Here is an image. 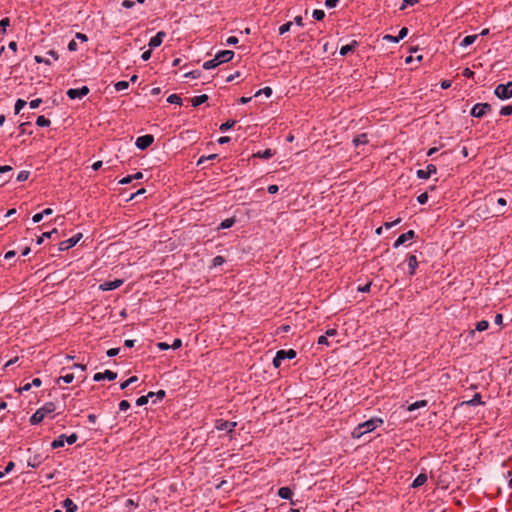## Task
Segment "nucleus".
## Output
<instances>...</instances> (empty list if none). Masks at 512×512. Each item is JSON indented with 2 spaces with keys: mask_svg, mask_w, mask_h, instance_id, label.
<instances>
[{
  "mask_svg": "<svg viewBox=\"0 0 512 512\" xmlns=\"http://www.w3.org/2000/svg\"><path fill=\"white\" fill-rule=\"evenodd\" d=\"M419 0H403L401 6H400V10H404L406 9L407 7L409 6H413L415 5L416 3H418Z\"/></svg>",
  "mask_w": 512,
  "mask_h": 512,
  "instance_id": "a18cd8bd",
  "label": "nucleus"
},
{
  "mask_svg": "<svg viewBox=\"0 0 512 512\" xmlns=\"http://www.w3.org/2000/svg\"><path fill=\"white\" fill-rule=\"evenodd\" d=\"M417 201L419 204H426L427 201H428V194L426 192L420 194L418 197H417Z\"/></svg>",
  "mask_w": 512,
  "mask_h": 512,
  "instance_id": "8fccbe9b",
  "label": "nucleus"
},
{
  "mask_svg": "<svg viewBox=\"0 0 512 512\" xmlns=\"http://www.w3.org/2000/svg\"><path fill=\"white\" fill-rule=\"evenodd\" d=\"M165 36H166L165 32L159 31L155 36H153L150 39V41L148 43L149 48L154 49V48L159 47L162 44Z\"/></svg>",
  "mask_w": 512,
  "mask_h": 512,
  "instance_id": "dca6fc26",
  "label": "nucleus"
},
{
  "mask_svg": "<svg viewBox=\"0 0 512 512\" xmlns=\"http://www.w3.org/2000/svg\"><path fill=\"white\" fill-rule=\"evenodd\" d=\"M427 481V475L425 473H420L412 482L413 488H418L425 484Z\"/></svg>",
  "mask_w": 512,
  "mask_h": 512,
  "instance_id": "a211bd4d",
  "label": "nucleus"
},
{
  "mask_svg": "<svg viewBox=\"0 0 512 512\" xmlns=\"http://www.w3.org/2000/svg\"><path fill=\"white\" fill-rule=\"evenodd\" d=\"M278 496L285 500L292 501L293 492L289 487H281L278 490ZM293 504V502H291Z\"/></svg>",
  "mask_w": 512,
  "mask_h": 512,
  "instance_id": "f3484780",
  "label": "nucleus"
},
{
  "mask_svg": "<svg viewBox=\"0 0 512 512\" xmlns=\"http://www.w3.org/2000/svg\"><path fill=\"white\" fill-rule=\"evenodd\" d=\"M274 155V152L271 149H265L264 151H259L255 156L262 159H270Z\"/></svg>",
  "mask_w": 512,
  "mask_h": 512,
  "instance_id": "7c9ffc66",
  "label": "nucleus"
},
{
  "mask_svg": "<svg viewBox=\"0 0 512 512\" xmlns=\"http://www.w3.org/2000/svg\"><path fill=\"white\" fill-rule=\"evenodd\" d=\"M117 378V373L111 370H105L104 372H99L94 374L93 380L96 382L107 379L109 381L115 380Z\"/></svg>",
  "mask_w": 512,
  "mask_h": 512,
  "instance_id": "ddd939ff",
  "label": "nucleus"
},
{
  "mask_svg": "<svg viewBox=\"0 0 512 512\" xmlns=\"http://www.w3.org/2000/svg\"><path fill=\"white\" fill-rule=\"evenodd\" d=\"M82 238V233H77L69 239L63 240L59 243V251H66L74 247Z\"/></svg>",
  "mask_w": 512,
  "mask_h": 512,
  "instance_id": "0eeeda50",
  "label": "nucleus"
},
{
  "mask_svg": "<svg viewBox=\"0 0 512 512\" xmlns=\"http://www.w3.org/2000/svg\"><path fill=\"white\" fill-rule=\"evenodd\" d=\"M78 439V436L76 433H72L69 436H66L65 434H61L56 439H54L51 443V447L53 449L61 448L65 445V443H68L69 445L74 444Z\"/></svg>",
  "mask_w": 512,
  "mask_h": 512,
  "instance_id": "20e7f679",
  "label": "nucleus"
},
{
  "mask_svg": "<svg viewBox=\"0 0 512 512\" xmlns=\"http://www.w3.org/2000/svg\"><path fill=\"white\" fill-rule=\"evenodd\" d=\"M200 71L199 70H194V71H190L188 73H186L184 76L185 77H191V78H198L200 76Z\"/></svg>",
  "mask_w": 512,
  "mask_h": 512,
  "instance_id": "bf43d9fd",
  "label": "nucleus"
},
{
  "mask_svg": "<svg viewBox=\"0 0 512 512\" xmlns=\"http://www.w3.org/2000/svg\"><path fill=\"white\" fill-rule=\"evenodd\" d=\"M208 100V96L206 94L198 95L192 98V106L197 107L201 104L205 103Z\"/></svg>",
  "mask_w": 512,
  "mask_h": 512,
  "instance_id": "a878e982",
  "label": "nucleus"
},
{
  "mask_svg": "<svg viewBox=\"0 0 512 512\" xmlns=\"http://www.w3.org/2000/svg\"><path fill=\"white\" fill-rule=\"evenodd\" d=\"M120 348H111L109 349L106 354L108 357H115L119 354Z\"/></svg>",
  "mask_w": 512,
  "mask_h": 512,
  "instance_id": "5fc2aeb1",
  "label": "nucleus"
},
{
  "mask_svg": "<svg viewBox=\"0 0 512 512\" xmlns=\"http://www.w3.org/2000/svg\"><path fill=\"white\" fill-rule=\"evenodd\" d=\"M236 422L218 419L215 422V428L219 431L232 432L236 427Z\"/></svg>",
  "mask_w": 512,
  "mask_h": 512,
  "instance_id": "9d476101",
  "label": "nucleus"
},
{
  "mask_svg": "<svg viewBox=\"0 0 512 512\" xmlns=\"http://www.w3.org/2000/svg\"><path fill=\"white\" fill-rule=\"evenodd\" d=\"M67 48L69 51L74 52V51H77L78 45H77L76 41L73 39L68 43Z\"/></svg>",
  "mask_w": 512,
  "mask_h": 512,
  "instance_id": "13d9d810",
  "label": "nucleus"
},
{
  "mask_svg": "<svg viewBox=\"0 0 512 512\" xmlns=\"http://www.w3.org/2000/svg\"><path fill=\"white\" fill-rule=\"evenodd\" d=\"M51 122L49 119H47L45 116L41 115L38 116L36 119V125L39 127H48L50 126Z\"/></svg>",
  "mask_w": 512,
  "mask_h": 512,
  "instance_id": "c85d7f7f",
  "label": "nucleus"
},
{
  "mask_svg": "<svg viewBox=\"0 0 512 512\" xmlns=\"http://www.w3.org/2000/svg\"><path fill=\"white\" fill-rule=\"evenodd\" d=\"M235 124H236V121H235V120H228V121H226L225 123H223V124L220 126L219 130H220L221 132H226L227 130H229V129L233 128Z\"/></svg>",
  "mask_w": 512,
  "mask_h": 512,
  "instance_id": "c9c22d12",
  "label": "nucleus"
},
{
  "mask_svg": "<svg viewBox=\"0 0 512 512\" xmlns=\"http://www.w3.org/2000/svg\"><path fill=\"white\" fill-rule=\"evenodd\" d=\"M368 143V136L367 134L363 133V134H360L358 136H356L354 139H353V144L354 146L358 147L360 145H365Z\"/></svg>",
  "mask_w": 512,
  "mask_h": 512,
  "instance_id": "5701e85b",
  "label": "nucleus"
},
{
  "mask_svg": "<svg viewBox=\"0 0 512 512\" xmlns=\"http://www.w3.org/2000/svg\"><path fill=\"white\" fill-rule=\"evenodd\" d=\"M512 114V105L503 106L500 109V115L502 116H509Z\"/></svg>",
  "mask_w": 512,
  "mask_h": 512,
  "instance_id": "49530a36",
  "label": "nucleus"
},
{
  "mask_svg": "<svg viewBox=\"0 0 512 512\" xmlns=\"http://www.w3.org/2000/svg\"><path fill=\"white\" fill-rule=\"evenodd\" d=\"M295 357H296V352L293 349L279 350L276 352V355L273 358V366L275 368H279L281 366L283 360L294 359Z\"/></svg>",
  "mask_w": 512,
  "mask_h": 512,
  "instance_id": "39448f33",
  "label": "nucleus"
},
{
  "mask_svg": "<svg viewBox=\"0 0 512 512\" xmlns=\"http://www.w3.org/2000/svg\"><path fill=\"white\" fill-rule=\"evenodd\" d=\"M437 168L434 164H428L425 169H419L416 171V175L419 179H428L431 175L436 174Z\"/></svg>",
  "mask_w": 512,
  "mask_h": 512,
  "instance_id": "9b49d317",
  "label": "nucleus"
},
{
  "mask_svg": "<svg viewBox=\"0 0 512 512\" xmlns=\"http://www.w3.org/2000/svg\"><path fill=\"white\" fill-rule=\"evenodd\" d=\"M426 405H427L426 400H419V401H416V402L410 404L407 407V410L411 412V411L417 410L419 408L425 407Z\"/></svg>",
  "mask_w": 512,
  "mask_h": 512,
  "instance_id": "bb28decb",
  "label": "nucleus"
},
{
  "mask_svg": "<svg viewBox=\"0 0 512 512\" xmlns=\"http://www.w3.org/2000/svg\"><path fill=\"white\" fill-rule=\"evenodd\" d=\"M383 424V420L378 417H373L363 423H360L352 432L354 438H360L366 433L374 431L376 428Z\"/></svg>",
  "mask_w": 512,
  "mask_h": 512,
  "instance_id": "f257e3e1",
  "label": "nucleus"
},
{
  "mask_svg": "<svg viewBox=\"0 0 512 512\" xmlns=\"http://www.w3.org/2000/svg\"><path fill=\"white\" fill-rule=\"evenodd\" d=\"M34 60L36 63H43V64H46V65H51V60L48 58V57H43V56H39V55H35L34 56Z\"/></svg>",
  "mask_w": 512,
  "mask_h": 512,
  "instance_id": "a19ab883",
  "label": "nucleus"
},
{
  "mask_svg": "<svg viewBox=\"0 0 512 512\" xmlns=\"http://www.w3.org/2000/svg\"><path fill=\"white\" fill-rule=\"evenodd\" d=\"M9 25H10V20L8 18H3L0 21V34H4Z\"/></svg>",
  "mask_w": 512,
  "mask_h": 512,
  "instance_id": "79ce46f5",
  "label": "nucleus"
},
{
  "mask_svg": "<svg viewBox=\"0 0 512 512\" xmlns=\"http://www.w3.org/2000/svg\"><path fill=\"white\" fill-rule=\"evenodd\" d=\"M418 266V261L415 255H410L408 258L409 274L413 275Z\"/></svg>",
  "mask_w": 512,
  "mask_h": 512,
  "instance_id": "aec40b11",
  "label": "nucleus"
},
{
  "mask_svg": "<svg viewBox=\"0 0 512 512\" xmlns=\"http://www.w3.org/2000/svg\"><path fill=\"white\" fill-rule=\"evenodd\" d=\"M489 110H491V106L488 103H477L472 107L471 115L475 118H481Z\"/></svg>",
  "mask_w": 512,
  "mask_h": 512,
  "instance_id": "6e6552de",
  "label": "nucleus"
},
{
  "mask_svg": "<svg viewBox=\"0 0 512 512\" xmlns=\"http://www.w3.org/2000/svg\"><path fill=\"white\" fill-rule=\"evenodd\" d=\"M56 409V406L53 402H47L42 407L37 409L32 416L30 417V423L32 425H38L43 421V419L53 413Z\"/></svg>",
  "mask_w": 512,
  "mask_h": 512,
  "instance_id": "f03ea898",
  "label": "nucleus"
},
{
  "mask_svg": "<svg viewBox=\"0 0 512 512\" xmlns=\"http://www.w3.org/2000/svg\"><path fill=\"white\" fill-rule=\"evenodd\" d=\"M234 57V52L231 50H223L216 53L215 58L219 65L229 62Z\"/></svg>",
  "mask_w": 512,
  "mask_h": 512,
  "instance_id": "4468645a",
  "label": "nucleus"
},
{
  "mask_svg": "<svg viewBox=\"0 0 512 512\" xmlns=\"http://www.w3.org/2000/svg\"><path fill=\"white\" fill-rule=\"evenodd\" d=\"M74 374L73 373H67L65 375H62L60 376L58 379H57V383H59L60 381H63L64 383H72L73 380H74Z\"/></svg>",
  "mask_w": 512,
  "mask_h": 512,
  "instance_id": "473e14b6",
  "label": "nucleus"
},
{
  "mask_svg": "<svg viewBox=\"0 0 512 512\" xmlns=\"http://www.w3.org/2000/svg\"><path fill=\"white\" fill-rule=\"evenodd\" d=\"M47 56L51 57L55 61L58 60V58H59V55L55 50H49L47 52Z\"/></svg>",
  "mask_w": 512,
  "mask_h": 512,
  "instance_id": "774afa93",
  "label": "nucleus"
},
{
  "mask_svg": "<svg viewBox=\"0 0 512 512\" xmlns=\"http://www.w3.org/2000/svg\"><path fill=\"white\" fill-rule=\"evenodd\" d=\"M57 233H58L57 229H53L49 232H44L40 237L37 238L36 244L41 245L43 243L44 239L51 238L54 234H57Z\"/></svg>",
  "mask_w": 512,
  "mask_h": 512,
  "instance_id": "393cba45",
  "label": "nucleus"
},
{
  "mask_svg": "<svg viewBox=\"0 0 512 512\" xmlns=\"http://www.w3.org/2000/svg\"><path fill=\"white\" fill-rule=\"evenodd\" d=\"M494 94L500 100H508L512 97V80L505 83L499 84L495 87Z\"/></svg>",
  "mask_w": 512,
  "mask_h": 512,
  "instance_id": "7ed1b4c3",
  "label": "nucleus"
},
{
  "mask_svg": "<svg viewBox=\"0 0 512 512\" xmlns=\"http://www.w3.org/2000/svg\"><path fill=\"white\" fill-rule=\"evenodd\" d=\"M262 94H264L266 97H270L272 95V89L270 87H264L255 93V97H258Z\"/></svg>",
  "mask_w": 512,
  "mask_h": 512,
  "instance_id": "ea45409f",
  "label": "nucleus"
},
{
  "mask_svg": "<svg viewBox=\"0 0 512 512\" xmlns=\"http://www.w3.org/2000/svg\"><path fill=\"white\" fill-rule=\"evenodd\" d=\"M154 142L153 135L146 134L136 139L135 145L140 150L147 149Z\"/></svg>",
  "mask_w": 512,
  "mask_h": 512,
  "instance_id": "1a4fd4ad",
  "label": "nucleus"
},
{
  "mask_svg": "<svg viewBox=\"0 0 512 512\" xmlns=\"http://www.w3.org/2000/svg\"><path fill=\"white\" fill-rule=\"evenodd\" d=\"M114 87L115 90L118 92L126 90L129 87V81H118L117 83H115Z\"/></svg>",
  "mask_w": 512,
  "mask_h": 512,
  "instance_id": "e433bc0d",
  "label": "nucleus"
},
{
  "mask_svg": "<svg viewBox=\"0 0 512 512\" xmlns=\"http://www.w3.org/2000/svg\"><path fill=\"white\" fill-rule=\"evenodd\" d=\"M462 404L468 406H477L483 404V402L481 400V395L479 393H476L470 400L464 401Z\"/></svg>",
  "mask_w": 512,
  "mask_h": 512,
  "instance_id": "6ab92c4d",
  "label": "nucleus"
},
{
  "mask_svg": "<svg viewBox=\"0 0 512 512\" xmlns=\"http://www.w3.org/2000/svg\"><path fill=\"white\" fill-rule=\"evenodd\" d=\"M219 65L218 61H216V58L214 57L211 60L205 61L203 63V68L206 70L213 69Z\"/></svg>",
  "mask_w": 512,
  "mask_h": 512,
  "instance_id": "f704fd0d",
  "label": "nucleus"
},
{
  "mask_svg": "<svg viewBox=\"0 0 512 512\" xmlns=\"http://www.w3.org/2000/svg\"><path fill=\"white\" fill-rule=\"evenodd\" d=\"M27 102L23 99H18L15 103L14 110L15 114L20 113V111L26 106Z\"/></svg>",
  "mask_w": 512,
  "mask_h": 512,
  "instance_id": "4c0bfd02",
  "label": "nucleus"
},
{
  "mask_svg": "<svg viewBox=\"0 0 512 512\" xmlns=\"http://www.w3.org/2000/svg\"><path fill=\"white\" fill-rule=\"evenodd\" d=\"M133 180H132V176L131 175H128L124 178H122L121 180H119V184L121 185H127L129 183H131Z\"/></svg>",
  "mask_w": 512,
  "mask_h": 512,
  "instance_id": "052dcab7",
  "label": "nucleus"
},
{
  "mask_svg": "<svg viewBox=\"0 0 512 512\" xmlns=\"http://www.w3.org/2000/svg\"><path fill=\"white\" fill-rule=\"evenodd\" d=\"M292 24H293V22H287V23L281 25L279 27V34L283 35V34L287 33L290 30Z\"/></svg>",
  "mask_w": 512,
  "mask_h": 512,
  "instance_id": "c03bdc74",
  "label": "nucleus"
},
{
  "mask_svg": "<svg viewBox=\"0 0 512 512\" xmlns=\"http://www.w3.org/2000/svg\"><path fill=\"white\" fill-rule=\"evenodd\" d=\"M123 284V280L115 279L113 281H106L100 284L99 288L102 291H112L119 288Z\"/></svg>",
  "mask_w": 512,
  "mask_h": 512,
  "instance_id": "2eb2a0df",
  "label": "nucleus"
},
{
  "mask_svg": "<svg viewBox=\"0 0 512 512\" xmlns=\"http://www.w3.org/2000/svg\"><path fill=\"white\" fill-rule=\"evenodd\" d=\"M407 34H408V28H406V27L401 28L397 35L398 40L399 41L402 40L404 37H406Z\"/></svg>",
  "mask_w": 512,
  "mask_h": 512,
  "instance_id": "4d7b16f0",
  "label": "nucleus"
},
{
  "mask_svg": "<svg viewBox=\"0 0 512 512\" xmlns=\"http://www.w3.org/2000/svg\"><path fill=\"white\" fill-rule=\"evenodd\" d=\"M63 507L65 508L66 512H76L77 510V505L70 498H66L63 501Z\"/></svg>",
  "mask_w": 512,
  "mask_h": 512,
  "instance_id": "b1692460",
  "label": "nucleus"
},
{
  "mask_svg": "<svg viewBox=\"0 0 512 512\" xmlns=\"http://www.w3.org/2000/svg\"><path fill=\"white\" fill-rule=\"evenodd\" d=\"M488 327H489V322L486 320H481V321L477 322V324L475 326V330L478 332H483V331L487 330Z\"/></svg>",
  "mask_w": 512,
  "mask_h": 512,
  "instance_id": "72a5a7b5",
  "label": "nucleus"
},
{
  "mask_svg": "<svg viewBox=\"0 0 512 512\" xmlns=\"http://www.w3.org/2000/svg\"><path fill=\"white\" fill-rule=\"evenodd\" d=\"M89 88L87 86H82L80 88H70L67 90L66 94L71 99H82L89 93Z\"/></svg>",
  "mask_w": 512,
  "mask_h": 512,
  "instance_id": "423d86ee",
  "label": "nucleus"
},
{
  "mask_svg": "<svg viewBox=\"0 0 512 512\" xmlns=\"http://www.w3.org/2000/svg\"><path fill=\"white\" fill-rule=\"evenodd\" d=\"M339 3V0H326L325 1V6L329 9L331 8H335Z\"/></svg>",
  "mask_w": 512,
  "mask_h": 512,
  "instance_id": "864d4df0",
  "label": "nucleus"
},
{
  "mask_svg": "<svg viewBox=\"0 0 512 512\" xmlns=\"http://www.w3.org/2000/svg\"><path fill=\"white\" fill-rule=\"evenodd\" d=\"M130 408V403L127 400H122L119 403L120 411H127Z\"/></svg>",
  "mask_w": 512,
  "mask_h": 512,
  "instance_id": "603ef678",
  "label": "nucleus"
},
{
  "mask_svg": "<svg viewBox=\"0 0 512 512\" xmlns=\"http://www.w3.org/2000/svg\"><path fill=\"white\" fill-rule=\"evenodd\" d=\"M477 38H478V35H468V36H465L462 39V41L460 43V46L462 48H466V47L472 45L476 41Z\"/></svg>",
  "mask_w": 512,
  "mask_h": 512,
  "instance_id": "412c9836",
  "label": "nucleus"
},
{
  "mask_svg": "<svg viewBox=\"0 0 512 512\" xmlns=\"http://www.w3.org/2000/svg\"><path fill=\"white\" fill-rule=\"evenodd\" d=\"M357 46V42L356 41H353L351 44H348V45H344L340 48V55L341 56H346L348 55L350 52H352L355 47Z\"/></svg>",
  "mask_w": 512,
  "mask_h": 512,
  "instance_id": "4be33fe9",
  "label": "nucleus"
},
{
  "mask_svg": "<svg viewBox=\"0 0 512 512\" xmlns=\"http://www.w3.org/2000/svg\"><path fill=\"white\" fill-rule=\"evenodd\" d=\"M212 262H213V267H218V266H221L225 262V259L222 256H216L213 258Z\"/></svg>",
  "mask_w": 512,
  "mask_h": 512,
  "instance_id": "09e8293b",
  "label": "nucleus"
},
{
  "mask_svg": "<svg viewBox=\"0 0 512 512\" xmlns=\"http://www.w3.org/2000/svg\"><path fill=\"white\" fill-rule=\"evenodd\" d=\"M42 103V100L40 98L33 99L29 102V107L31 109H36L39 107V105Z\"/></svg>",
  "mask_w": 512,
  "mask_h": 512,
  "instance_id": "3c124183",
  "label": "nucleus"
},
{
  "mask_svg": "<svg viewBox=\"0 0 512 512\" xmlns=\"http://www.w3.org/2000/svg\"><path fill=\"white\" fill-rule=\"evenodd\" d=\"M138 380V378L136 376H131L130 378H128L126 381L122 382L121 385H120V388L122 390L126 389L129 385L135 383L136 381Z\"/></svg>",
  "mask_w": 512,
  "mask_h": 512,
  "instance_id": "58836bf2",
  "label": "nucleus"
},
{
  "mask_svg": "<svg viewBox=\"0 0 512 512\" xmlns=\"http://www.w3.org/2000/svg\"><path fill=\"white\" fill-rule=\"evenodd\" d=\"M383 39L388 41V42H392V43H398L399 42L397 36H392V35H385L383 37Z\"/></svg>",
  "mask_w": 512,
  "mask_h": 512,
  "instance_id": "680f3d73",
  "label": "nucleus"
},
{
  "mask_svg": "<svg viewBox=\"0 0 512 512\" xmlns=\"http://www.w3.org/2000/svg\"><path fill=\"white\" fill-rule=\"evenodd\" d=\"M238 43V38L235 36H230L226 40L227 45H236Z\"/></svg>",
  "mask_w": 512,
  "mask_h": 512,
  "instance_id": "e2e57ef3",
  "label": "nucleus"
},
{
  "mask_svg": "<svg viewBox=\"0 0 512 512\" xmlns=\"http://www.w3.org/2000/svg\"><path fill=\"white\" fill-rule=\"evenodd\" d=\"M153 397H154V392H149L147 395L139 397L136 400V405L143 406L148 402L149 398H153Z\"/></svg>",
  "mask_w": 512,
  "mask_h": 512,
  "instance_id": "cd10ccee",
  "label": "nucleus"
},
{
  "mask_svg": "<svg viewBox=\"0 0 512 512\" xmlns=\"http://www.w3.org/2000/svg\"><path fill=\"white\" fill-rule=\"evenodd\" d=\"M415 237V233L413 230H409L403 234H401L396 241L393 243V248H398L401 245H404L407 241L412 240Z\"/></svg>",
  "mask_w": 512,
  "mask_h": 512,
  "instance_id": "f8f14e48",
  "label": "nucleus"
},
{
  "mask_svg": "<svg viewBox=\"0 0 512 512\" xmlns=\"http://www.w3.org/2000/svg\"><path fill=\"white\" fill-rule=\"evenodd\" d=\"M182 346V341L179 338L174 339L173 343L170 345V348L176 350Z\"/></svg>",
  "mask_w": 512,
  "mask_h": 512,
  "instance_id": "6e6d98bb",
  "label": "nucleus"
},
{
  "mask_svg": "<svg viewBox=\"0 0 512 512\" xmlns=\"http://www.w3.org/2000/svg\"><path fill=\"white\" fill-rule=\"evenodd\" d=\"M279 190V187L275 184H272V185H269L268 188H267V191L270 193V194H276Z\"/></svg>",
  "mask_w": 512,
  "mask_h": 512,
  "instance_id": "69168bd1",
  "label": "nucleus"
},
{
  "mask_svg": "<svg viewBox=\"0 0 512 512\" xmlns=\"http://www.w3.org/2000/svg\"><path fill=\"white\" fill-rule=\"evenodd\" d=\"M28 177H29V172L25 171V170H22L17 175V181L18 182L26 181L28 179Z\"/></svg>",
  "mask_w": 512,
  "mask_h": 512,
  "instance_id": "de8ad7c7",
  "label": "nucleus"
},
{
  "mask_svg": "<svg viewBox=\"0 0 512 512\" xmlns=\"http://www.w3.org/2000/svg\"><path fill=\"white\" fill-rule=\"evenodd\" d=\"M167 102L170 103V104L181 105L182 104V99L177 94H171V95H169L167 97Z\"/></svg>",
  "mask_w": 512,
  "mask_h": 512,
  "instance_id": "c756f323",
  "label": "nucleus"
},
{
  "mask_svg": "<svg viewBox=\"0 0 512 512\" xmlns=\"http://www.w3.org/2000/svg\"><path fill=\"white\" fill-rule=\"evenodd\" d=\"M317 342H318L319 345H329L328 338L325 335L319 336Z\"/></svg>",
  "mask_w": 512,
  "mask_h": 512,
  "instance_id": "338daca9",
  "label": "nucleus"
},
{
  "mask_svg": "<svg viewBox=\"0 0 512 512\" xmlns=\"http://www.w3.org/2000/svg\"><path fill=\"white\" fill-rule=\"evenodd\" d=\"M151 54H152V49H149V50H147V51H144V52L142 53V55H141L142 60H143V61H147V60H149V59H150V57H151Z\"/></svg>",
  "mask_w": 512,
  "mask_h": 512,
  "instance_id": "0e129e2a",
  "label": "nucleus"
},
{
  "mask_svg": "<svg viewBox=\"0 0 512 512\" xmlns=\"http://www.w3.org/2000/svg\"><path fill=\"white\" fill-rule=\"evenodd\" d=\"M313 18L317 21L322 20L325 17V12L320 9H315L312 14Z\"/></svg>",
  "mask_w": 512,
  "mask_h": 512,
  "instance_id": "37998d69",
  "label": "nucleus"
},
{
  "mask_svg": "<svg viewBox=\"0 0 512 512\" xmlns=\"http://www.w3.org/2000/svg\"><path fill=\"white\" fill-rule=\"evenodd\" d=\"M234 223H235L234 218H227L220 223L218 229H228V228L232 227L234 225Z\"/></svg>",
  "mask_w": 512,
  "mask_h": 512,
  "instance_id": "2f4dec72",
  "label": "nucleus"
}]
</instances>
